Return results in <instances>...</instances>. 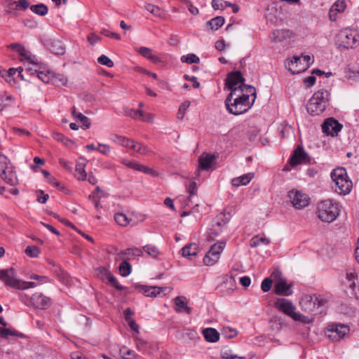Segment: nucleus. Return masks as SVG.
<instances>
[{
  "mask_svg": "<svg viewBox=\"0 0 359 359\" xmlns=\"http://www.w3.org/2000/svg\"><path fill=\"white\" fill-rule=\"evenodd\" d=\"M238 90L234 89L230 92L224 101L228 112L236 116L247 112L253 105L257 95L256 89L252 86H246L245 91L241 93Z\"/></svg>",
  "mask_w": 359,
  "mask_h": 359,
  "instance_id": "nucleus-1",
  "label": "nucleus"
},
{
  "mask_svg": "<svg viewBox=\"0 0 359 359\" xmlns=\"http://www.w3.org/2000/svg\"><path fill=\"white\" fill-rule=\"evenodd\" d=\"M331 99L330 91L325 89L318 90L309 100L307 105V111L311 116H318L323 113Z\"/></svg>",
  "mask_w": 359,
  "mask_h": 359,
  "instance_id": "nucleus-2",
  "label": "nucleus"
},
{
  "mask_svg": "<svg viewBox=\"0 0 359 359\" xmlns=\"http://www.w3.org/2000/svg\"><path fill=\"white\" fill-rule=\"evenodd\" d=\"M339 212L338 204L333 200L327 199L318 203L316 214L322 222H332L339 216Z\"/></svg>",
  "mask_w": 359,
  "mask_h": 359,
  "instance_id": "nucleus-3",
  "label": "nucleus"
},
{
  "mask_svg": "<svg viewBox=\"0 0 359 359\" xmlns=\"http://www.w3.org/2000/svg\"><path fill=\"white\" fill-rule=\"evenodd\" d=\"M335 44L340 50L355 49L359 46V32L349 29H342L335 37Z\"/></svg>",
  "mask_w": 359,
  "mask_h": 359,
  "instance_id": "nucleus-4",
  "label": "nucleus"
},
{
  "mask_svg": "<svg viewBox=\"0 0 359 359\" xmlns=\"http://www.w3.org/2000/svg\"><path fill=\"white\" fill-rule=\"evenodd\" d=\"M331 178L337 187L339 194L346 195L350 193L353 184L344 168L334 169L331 172Z\"/></svg>",
  "mask_w": 359,
  "mask_h": 359,
  "instance_id": "nucleus-5",
  "label": "nucleus"
},
{
  "mask_svg": "<svg viewBox=\"0 0 359 359\" xmlns=\"http://www.w3.org/2000/svg\"><path fill=\"white\" fill-rule=\"evenodd\" d=\"M0 177L11 186H15L18 184L14 167L10 160L3 154H0Z\"/></svg>",
  "mask_w": 359,
  "mask_h": 359,
  "instance_id": "nucleus-6",
  "label": "nucleus"
},
{
  "mask_svg": "<svg viewBox=\"0 0 359 359\" xmlns=\"http://www.w3.org/2000/svg\"><path fill=\"white\" fill-rule=\"evenodd\" d=\"M226 243L218 242L212 245L203 257V263L206 266H213L220 257V254L224 249Z\"/></svg>",
  "mask_w": 359,
  "mask_h": 359,
  "instance_id": "nucleus-7",
  "label": "nucleus"
},
{
  "mask_svg": "<svg viewBox=\"0 0 359 359\" xmlns=\"http://www.w3.org/2000/svg\"><path fill=\"white\" fill-rule=\"evenodd\" d=\"M245 79L243 77L240 72H233L228 74L226 80V86L233 92V90H238V93L245 91V86L244 84Z\"/></svg>",
  "mask_w": 359,
  "mask_h": 359,
  "instance_id": "nucleus-8",
  "label": "nucleus"
},
{
  "mask_svg": "<svg viewBox=\"0 0 359 359\" xmlns=\"http://www.w3.org/2000/svg\"><path fill=\"white\" fill-rule=\"evenodd\" d=\"M287 197L296 209H302L309 205L310 198L299 190L292 189L288 192Z\"/></svg>",
  "mask_w": 359,
  "mask_h": 359,
  "instance_id": "nucleus-9",
  "label": "nucleus"
},
{
  "mask_svg": "<svg viewBox=\"0 0 359 359\" xmlns=\"http://www.w3.org/2000/svg\"><path fill=\"white\" fill-rule=\"evenodd\" d=\"M309 163L310 157L305 151L304 147L302 145H298L290 158V165L294 167L299 164H306Z\"/></svg>",
  "mask_w": 359,
  "mask_h": 359,
  "instance_id": "nucleus-10",
  "label": "nucleus"
},
{
  "mask_svg": "<svg viewBox=\"0 0 359 359\" xmlns=\"http://www.w3.org/2000/svg\"><path fill=\"white\" fill-rule=\"evenodd\" d=\"M0 280L6 285L16 289L19 287L20 279L16 277V272L13 268L0 270Z\"/></svg>",
  "mask_w": 359,
  "mask_h": 359,
  "instance_id": "nucleus-11",
  "label": "nucleus"
},
{
  "mask_svg": "<svg viewBox=\"0 0 359 359\" xmlns=\"http://www.w3.org/2000/svg\"><path fill=\"white\" fill-rule=\"evenodd\" d=\"M342 129V125L334 118H327L322 125V130L327 135L337 136Z\"/></svg>",
  "mask_w": 359,
  "mask_h": 359,
  "instance_id": "nucleus-12",
  "label": "nucleus"
},
{
  "mask_svg": "<svg viewBox=\"0 0 359 359\" xmlns=\"http://www.w3.org/2000/svg\"><path fill=\"white\" fill-rule=\"evenodd\" d=\"M329 337L340 340L344 338L349 332V327L344 324H333L327 328Z\"/></svg>",
  "mask_w": 359,
  "mask_h": 359,
  "instance_id": "nucleus-13",
  "label": "nucleus"
},
{
  "mask_svg": "<svg viewBox=\"0 0 359 359\" xmlns=\"http://www.w3.org/2000/svg\"><path fill=\"white\" fill-rule=\"evenodd\" d=\"M30 303L36 309H46L50 306L52 302L49 297L44 296L42 293L36 292L30 298Z\"/></svg>",
  "mask_w": 359,
  "mask_h": 359,
  "instance_id": "nucleus-14",
  "label": "nucleus"
},
{
  "mask_svg": "<svg viewBox=\"0 0 359 359\" xmlns=\"http://www.w3.org/2000/svg\"><path fill=\"white\" fill-rule=\"evenodd\" d=\"M285 66L292 74H299L309 68V65H303L299 56H294L292 60H287Z\"/></svg>",
  "mask_w": 359,
  "mask_h": 359,
  "instance_id": "nucleus-15",
  "label": "nucleus"
},
{
  "mask_svg": "<svg viewBox=\"0 0 359 359\" xmlns=\"http://www.w3.org/2000/svg\"><path fill=\"white\" fill-rule=\"evenodd\" d=\"M307 302L309 304L313 305V308H308V311L311 313H321L322 307L325 306L326 300L321 296L313 295L306 297Z\"/></svg>",
  "mask_w": 359,
  "mask_h": 359,
  "instance_id": "nucleus-16",
  "label": "nucleus"
},
{
  "mask_svg": "<svg viewBox=\"0 0 359 359\" xmlns=\"http://www.w3.org/2000/svg\"><path fill=\"white\" fill-rule=\"evenodd\" d=\"M274 305L276 309H278L279 311L283 312L284 313L287 314V316L292 317L293 314L295 313L294 309L295 307L293 306L292 303L290 302L289 300L284 299V298H279L278 299L275 303Z\"/></svg>",
  "mask_w": 359,
  "mask_h": 359,
  "instance_id": "nucleus-17",
  "label": "nucleus"
},
{
  "mask_svg": "<svg viewBox=\"0 0 359 359\" xmlns=\"http://www.w3.org/2000/svg\"><path fill=\"white\" fill-rule=\"evenodd\" d=\"M142 255V250L137 248H130L121 250L116 256V261L118 260H128L135 259V257Z\"/></svg>",
  "mask_w": 359,
  "mask_h": 359,
  "instance_id": "nucleus-18",
  "label": "nucleus"
},
{
  "mask_svg": "<svg viewBox=\"0 0 359 359\" xmlns=\"http://www.w3.org/2000/svg\"><path fill=\"white\" fill-rule=\"evenodd\" d=\"M292 284H287L285 279L280 278L274 285V292L278 295L290 296L293 293Z\"/></svg>",
  "mask_w": 359,
  "mask_h": 359,
  "instance_id": "nucleus-19",
  "label": "nucleus"
},
{
  "mask_svg": "<svg viewBox=\"0 0 359 359\" xmlns=\"http://www.w3.org/2000/svg\"><path fill=\"white\" fill-rule=\"evenodd\" d=\"M46 46L50 52L55 55H63L65 47L62 42L58 39H51L46 41Z\"/></svg>",
  "mask_w": 359,
  "mask_h": 359,
  "instance_id": "nucleus-20",
  "label": "nucleus"
},
{
  "mask_svg": "<svg viewBox=\"0 0 359 359\" xmlns=\"http://www.w3.org/2000/svg\"><path fill=\"white\" fill-rule=\"evenodd\" d=\"M175 307V311L177 313L185 312L187 314H191V308L187 306V298L184 296H178L173 299Z\"/></svg>",
  "mask_w": 359,
  "mask_h": 359,
  "instance_id": "nucleus-21",
  "label": "nucleus"
},
{
  "mask_svg": "<svg viewBox=\"0 0 359 359\" xmlns=\"http://www.w3.org/2000/svg\"><path fill=\"white\" fill-rule=\"evenodd\" d=\"M140 291L147 297H155L160 294L163 290H167V287H147L140 285L137 287Z\"/></svg>",
  "mask_w": 359,
  "mask_h": 359,
  "instance_id": "nucleus-22",
  "label": "nucleus"
},
{
  "mask_svg": "<svg viewBox=\"0 0 359 359\" xmlns=\"http://www.w3.org/2000/svg\"><path fill=\"white\" fill-rule=\"evenodd\" d=\"M137 51L144 57L149 60L154 64L161 62V60L156 55L153 54V50L147 47H140L137 48Z\"/></svg>",
  "mask_w": 359,
  "mask_h": 359,
  "instance_id": "nucleus-23",
  "label": "nucleus"
},
{
  "mask_svg": "<svg viewBox=\"0 0 359 359\" xmlns=\"http://www.w3.org/2000/svg\"><path fill=\"white\" fill-rule=\"evenodd\" d=\"M29 72H31L32 74H36L37 77L46 83H49L52 81V77H53V73L50 71H39L36 68L27 69Z\"/></svg>",
  "mask_w": 359,
  "mask_h": 359,
  "instance_id": "nucleus-24",
  "label": "nucleus"
},
{
  "mask_svg": "<svg viewBox=\"0 0 359 359\" xmlns=\"http://www.w3.org/2000/svg\"><path fill=\"white\" fill-rule=\"evenodd\" d=\"M255 175L253 172L244 174L240 177L231 180V184L233 187L245 186L250 183Z\"/></svg>",
  "mask_w": 359,
  "mask_h": 359,
  "instance_id": "nucleus-25",
  "label": "nucleus"
},
{
  "mask_svg": "<svg viewBox=\"0 0 359 359\" xmlns=\"http://www.w3.org/2000/svg\"><path fill=\"white\" fill-rule=\"evenodd\" d=\"M273 41L275 42H281L285 39H290L292 36V32L286 29H276L272 33Z\"/></svg>",
  "mask_w": 359,
  "mask_h": 359,
  "instance_id": "nucleus-26",
  "label": "nucleus"
},
{
  "mask_svg": "<svg viewBox=\"0 0 359 359\" xmlns=\"http://www.w3.org/2000/svg\"><path fill=\"white\" fill-rule=\"evenodd\" d=\"M217 156L213 154H206L205 156H201L199 159V166L202 170H208L211 168L213 162L216 160Z\"/></svg>",
  "mask_w": 359,
  "mask_h": 359,
  "instance_id": "nucleus-27",
  "label": "nucleus"
},
{
  "mask_svg": "<svg viewBox=\"0 0 359 359\" xmlns=\"http://www.w3.org/2000/svg\"><path fill=\"white\" fill-rule=\"evenodd\" d=\"M86 165V160L84 158H81L79 161L77 162L75 168V176L79 180H86L87 179V173L85 170V167Z\"/></svg>",
  "mask_w": 359,
  "mask_h": 359,
  "instance_id": "nucleus-28",
  "label": "nucleus"
},
{
  "mask_svg": "<svg viewBox=\"0 0 359 359\" xmlns=\"http://www.w3.org/2000/svg\"><path fill=\"white\" fill-rule=\"evenodd\" d=\"M202 332L205 339L208 342L215 343L219 339V333L215 328H205Z\"/></svg>",
  "mask_w": 359,
  "mask_h": 359,
  "instance_id": "nucleus-29",
  "label": "nucleus"
},
{
  "mask_svg": "<svg viewBox=\"0 0 359 359\" xmlns=\"http://www.w3.org/2000/svg\"><path fill=\"white\" fill-rule=\"evenodd\" d=\"M182 255L184 257L196 256L198 253V245L191 243L186 245L181 250Z\"/></svg>",
  "mask_w": 359,
  "mask_h": 359,
  "instance_id": "nucleus-30",
  "label": "nucleus"
},
{
  "mask_svg": "<svg viewBox=\"0 0 359 359\" xmlns=\"http://www.w3.org/2000/svg\"><path fill=\"white\" fill-rule=\"evenodd\" d=\"M111 140L127 148L135 147L134 141L133 140L128 139L121 135H115L111 137Z\"/></svg>",
  "mask_w": 359,
  "mask_h": 359,
  "instance_id": "nucleus-31",
  "label": "nucleus"
},
{
  "mask_svg": "<svg viewBox=\"0 0 359 359\" xmlns=\"http://www.w3.org/2000/svg\"><path fill=\"white\" fill-rule=\"evenodd\" d=\"M0 335L2 338L7 339L9 336L22 338L24 334L16 331L14 329L6 328L4 326H0Z\"/></svg>",
  "mask_w": 359,
  "mask_h": 359,
  "instance_id": "nucleus-32",
  "label": "nucleus"
},
{
  "mask_svg": "<svg viewBox=\"0 0 359 359\" xmlns=\"http://www.w3.org/2000/svg\"><path fill=\"white\" fill-rule=\"evenodd\" d=\"M72 114L74 118L79 120L82 123L84 129L90 128V122L89 118L81 113L77 112L75 107H73Z\"/></svg>",
  "mask_w": 359,
  "mask_h": 359,
  "instance_id": "nucleus-33",
  "label": "nucleus"
},
{
  "mask_svg": "<svg viewBox=\"0 0 359 359\" xmlns=\"http://www.w3.org/2000/svg\"><path fill=\"white\" fill-rule=\"evenodd\" d=\"M142 253L144 252H146L149 256L151 257L152 258H157L161 252L158 250V248L154 245H151V244H148V245H144L142 247Z\"/></svg>",
  "mask_w": 359,
  "mask_h": 359,
  "instance_id": "nucleus-34",
  "label": "nucleus"
},
{
  "mask_svg": "<svg viewBox=\"0 0 359 359\" xmlns=\"http://www.w3.org/2000/svg\"><path fill=\"white\" fill-rule=\"evenodd\" d=\"M225 22V19L222 16H217L207 22V25L210 27L211 29L217 30L221 27Z\"/></svg>",
  "mask_w": 359,
  "mask_h": 359,
  "instance_id": "nucleus-35",
  "label": "nucleus"
},
{
  "mask_svg": "<svg viewBox=\"0 0 359 359\" xmlns=\"http://www.w3.org/2000/svg\"><path fill=\"white\" fill-rule=\"evenodd\" d=\"M29 8L32 12L40 16H44L48 12V6L43 4L32 5Z\"/></svg>",
  "mask_w": 359,
  "mask_h": 359,
  "instance_id": "nucleus-36",
  "label": "nucleus"
},
{
  "mask_svg": "<svg viewBox=\"0 0 359 359\" xmlns=\"http://www.w3.org/2000/svg\"><path fill=\"white\" fill-rule=\"evenodd\" d=\"M358 279V275L354 269H351L346 272V280L348 283V286L353 292L355 290V280Z\"/></svg>",
  "mask_w": 359,
  "mask_h": 359,
  "instance_id": "nucleus-37",
  "label": "nucleus"
},
{
  "mask_svg": "<svg viewBox=\"0 0 359 359\" xmlns=\"http://www.w3.org/2000/svg\"><path fill=\"white\" fill-rule=\"evenodd\" d=\"M133 116L134 118H140L147 122H152L154 120V116L152 114H144L142 110L134 111Z\"/></svg>",
  "mask_w": 359,
  "mask_h": 359,
  "instance_id": "nucleus-38",
  "label": "nucleus"
},
{
  "mask_svg": "<svg viewBox=\"0 0 359 359\" xmlns=\"http://www.w3.org/2000/svg\"><path fill=\"white\" fill-rule=\"evenodd\" d=\"M110 273V271L104 266H99L95 269L96 276L104 282Z\"/></svg>",
  "mask_w": 359,
  "mask_h": 359,
  "instance_id": "nucleus-39",
  "label": "nucleus"
},
{
  "mask_svg": "<svg viewBox=\"0 0 359 359\" xmlns=\"http://www.w3.org/2000/svg\"><path fill=\"white\" fill-rule=\"evenodd\" d=\"M120 274L123 276H128L131 272V265L127 260H123L119 266Z\"/></svg>",
  "mask_w": 359,
  "mask_h": 359,
  "instance_id": "nucleus-40",
  "label": "nucleus"
},
{
  "mask_svg": "<svg viewBox=\"0 0 359 359\" xmlns=\"http://www.w3.org/2000/svg\"><path fill=\"white\" fill-rule=\"evenodd\" d=\"M144 9L147 10L148 12L153 14L154 16L161 18L162 17V10L157 6H154L151 4H147L144 6Z\"/></svg>",
  "mask_w": 359,
  "mask_h": 359,
  "instance_id": "nucleus-41",
  "label": "nucleus"
},
{
  "mask_svg": "<svg viewBox=\"0 0 359 359\" xmlns=\"http://www.w3.org/2000/svg\"><path fill=\"white\" fill-rule=\"evenodd\" d=\"M270 243V239L267 238H259L258 236H255L250 240V246L252 248H255L259 245L260 244H263L264 245H267Z\"/></svg>",
  "mask_w": 359,
  "mask_h": 359,
  "instance_id": "nucleus-42",
  "label": "nucleus"
},
{
  "mask_svg": "<svg viewBox=\"0 0 359 359\" xmlns=\"http://www.w3.org/2000/svg\"><path fill=\"white\" fill-rule=\"evenodd\" d=\"M114 220L121 226H126L129 224L130 220L123 213H116L114 215Z\"/></svg>",
  "mask_w": 359,
  "mask_h": 359,
  "instance_id": "nucleus-43",
  "label": "nucleus"
},
{
  "mask_svg": "<svg viewBox=\"0 0 359 359\" xmlns=\"http://www.w3.org/2000/svg\"><path fill=\"white\" fill-rule=\"evenodd\" d=\"M40 252L39 248L36 245H29L25 250V254L30 257H37Z\"/></svg>",
  "mask_w": 359,
  "mask_h": 359,
  "instance_id": "nucleus-44",
  "label": "nucleus"
},
{
  "mask_svg": "<svg viewBox=\"0 0 359 359\" xmlns=\"http://www.w3.org/2000/svg\"><path fill=\"white\" fill-rule=\"evenodd\" d=\"M230 214H228V217L225 212H222L219 215L217 216L215 219V224L218 226H221L223 224H227L230 220Z\"/></svg>",
  "mask_w": 359,
  "mask_h": 359,
  "instance_id": "nucleus-45",
  "label": "nucleus"
},
{
  "mask_svg": "<svg viewBox=\"0 0 359 359\" xmlns=\"http://www.w3.org/2000/svg\"><path fill=\"white\" fill-rule=\"evenodd\" d=\"M134 145L135 147H130V149L139 153L140 154L147 155L150 152V150L145 145H143L140 142H134Z\"/></svg>",
  "mask_w": 359,
  "mask_h": 359,
  "instance_id": "nucleus-46",
  "label": "nucleus"
},
{
  "mask_svg": "<svg viewBox=\"0 0 359 359\" xmlns=\"http://www.w3.org/2000/svg\"><path fill=\"white\" fill-rule=\"evenodd\" d=\"M9 48L18 53L23 58L25 56L28 55V51L21 44L11 43L9 46Z\"/></svg>",
  "mask_w": 359,
  "mask_h": 359,
  "instance_id": "nucleus-47",
  "label": "nucleus"
},
{
  "mask_svg": "<svg viewBox=\"0 0 359 359\" xmlns=\"http://www.w3.org/2000/svg\"><path fill=\"white\" fill-rule=\"evenodd\" d=\"M181 61L182 62H186L188 64H192V63L197 64L199 62L200 59L195 54L191 53V54H188L187 55H183L181 57Z\"/></svg>",
  "mask_w": 359,
  "mask_h": 359,
  "instance_id": "nucleus-48",
  "label": "nucleus"
},
{
  "mask_svg": "<svg viewBox=\"0 0 359 359\" xmlns=\"http://www.w3.org/2000/svg\"><path fill=\"white\" fill-rule=\"evenodd\" d=\"M197 189V184L195 182H192L190 183V184L188 187V192L189 193L190 196L187 198L186 200V205L189 206V203H192L191 198L195 194V192Z\"/></svg>",
  "mask_w": 359,
  "mask_h": 359,
  "instance_id": "nucleus-49",
  "label": "nucleus"
},
{
  "mask_svg": "<svg viewBox=\"0 0 359 359\" xmlns=\"http://www.w3.org/2000/svg\"><path fill=\"white\" fill-rule=\"evenodd\" d=\"M346 8L344 0H337L332 6L331 11H337L338 13L343 12Z\"/></svg>",
  "mask_w": 359,
  "mask_h": 359,
  "instance_id": "nucleus-50",
  "label": "nucleus"
},
{
  "mask_svg": "<svg viewBox=\"0 0 359 359\" xmlns=\"http://www.w3.org/2000/svg\"><path fill=\"white\" fill-rule=\"evenodd\" d=\"M106 283L111 284L113 287H114L117 290L122 291L123 290V287L118 283L115 276L111 275V273L109 274L108 276Z\"/></svg>",
  "mask_w": 359,
  "mask_h": 359,
  "instance_id": "nucleus-51",
  "label": "nucleus"
},
{
  "mask_svg": "<svg viewBox=\"0 0 359 359\" xmlns=\"http://www.w3.org/2000/svg\"><path fill=\"white\" fill-rule=\"evenodd\" d=\"M54 85H62V86H65L67 82V78L63 76V75H61V74H58V75H55L53 74V77H52V81H51Z\"/></svg>",
  "mask_w": 359,
  "mask_h": 359,
  "instance_id": "nucleus-52",
  "label": "nucleus"
},
{
  "mask_svg": "<svg viewBox=\"0 0 359 359\" xmlns=\"http://www.w3.org/2000/svg\"><path fill=\"white\" fill-rule=\"evenodd\" d=\"M97 62L102 65L107 67H112L114 66L113 61L107 55H102L97 58Z\"/></svg>",
  "mask_w": 359,
  "mask_h": 359,
  "instance_id": "nucleus-53",
  "label": "nucleus"
},
{
  "mask_svg": "<svg viewBox=\"0 0 359 359\" xmlns=\"http://www.w3.org/2000/svg\"><path fill=\"white\" fill-rule=\"evenodd\" d=\"M190 102L186 101L183 102L179 107L178 112H177V118L179 119H182L186 110L189 108L190 106Z\"/></svg>",
  "mask_w": 359,
  "mask_h": 359,
  "instance_id": "nucleus-54",
  "label": "nucleus"
},
{
  "mask_svg": "<svg viewBox=\"0 0 359 359\" xmlns=\"http://www.w3.org/2000/svg\"><path fill=\"white\" fill-rule=\"evenodd\" d=\"M53 138L58 141L62 142L65 145H68L69 142H71V140L68 138L65 137L64 135L60 133H53Z\"/></svg>",
  "mask_w": 359,
  "mask_h": 359,
  "instance_id": "nucleus-55",
  "label": "nucleus"
},
{
  "mask_svg": "<svg viewBox=\"0 0 359 359\" xmlns=\"http://www.w3.org/2000/svg\"><path fill=\"white\" fill-rule=\"evenodd\" d=\"M272 285V280L269 278H266L264 279V280L262 283L261 288L263 292H269Z\"/></svg>",
  "mask_w": 359,
  "mask_h": 359,
  "instance_id": "nucleus-56",
  "label": "nucleus"
},
{
  "mask_svg": "<svg viewBox=\"0 0 359 359\" xmlns=\"http://www.w3.org/2000/svg\"><path fill=\"white\" fill-rule=\"evenodd\" d=\"M97 151L103 155H109L110 153V147L107 144L98 143Z\"/></svg>",
  "mask_w": 359,
  "mask_h": 359,
  "instance_id": "nucleus-57",
  "label": "nucleus"
},
{
  "mask_svg": "<svg viewBox=\"0 0 359 359\" xmlns=\"http://www.w3.org/2000/svg\"><path fill=\"white\" fill-rule=\"evenodd\" d=\"M36 194L38 195L37 201L39 203H42V204L46 203V201H48V199L49 198L48 194H44L43 191H42V190H38L36 191Z\"/></svg>",
  "mask_w": 359,
  "mask_h": 359,
  "instance_id": "nucleus-58",
  "label": "nucleus"
},
{
  "mask_svg": "<svg viewBox=\"0 0 359 359\" xmlns=\"http://www.w3.org/2000/svg\"><path fill=\"white\" fill-rule=\"evenodd\" d=\"M19 287H17L16 289H27L30 287H36V283L34 282H26L20 280L19 284H18Z\"/></svg>",
  "mask_w": 359,
  "mask_h": 359,
  "instance_id": "nucleus-59",
  "label": "nucleus"
},
{
  "mask_svg": "<svg viewBox=\"0 0 359 359\" xmlns=\"http://www.w3.org/2000/svg\"><path fill=\"white\" fill-rule=\"evenodd\" d=\"M292 318L293 320H294L295 321H300V322H302L304 323H309V319L301 314V313H294L292 317Z\"/></svg>",
  "mask_w": 359,
  "mask_h": 359,
  "instance_id": "nucleus-60",
  "label": "nucleus"
},
{
  "mask_svg": "<svg viewBox=\"0 0 359 359\" xmlns=\"http://www.w3.org/2000/svg\"><path fill=\"white\" fill-rule=\"evenodd\" d=\"M101 33L103 35L106 36L111 37V38H114L116 40H120L121 39L120 34H118L117 33H115V32H110L109 30L106 29H102Z\"/></svg>",
  "mask_w": 359,
  "mask_h": 359,
  "instance_id": "nucleus-61",
  "label": "nucleus"
},
{
  "mask_svg": "<svg viewBox=\"0 0 359 359\" xmlns=\"http://www.w3.org/2000/svg\"><path fill=\"white\" fill-rule=\"evenodd\" d=\"M212 6L215 10L224 9V1L223 0H212Z\"/></svg>",
  "mask_w": 359,
  "mask_h": 359,
  "instance_id": "nucleus-62",
  "label": "nucleus"
},
{
  "mask_svg": "<svg viewBox=\"0 0 359 359\" xmlns=\"http://www.w3.org/2000/svg\"><path fill=\"white\" fill-rule=\"evenodd\" d=\"M18 9L26 10L29 7V2L27 0H18Z\"/></svg>",
  "mask_w": 359,
  "mask_h": 359,
  "instance_id": "nucleus-63",
  "label": "nucleus"
},
{
  "mask_svg": "<svg viewBox=\"0 0 359 359\" xmlns=\"http://www.w3.org/2000/svg\"><path fill=\"white\" fill-rule=\"evenodd\" d=\"M221 355L223 359H235L238 358L236 355H233L228 351H222Z\"/></svg>",
  "mask_w": 359,
  "mask_h": 359,
  "instance_id": "nucleus-64",
  "label": "nucleus"
}]
</instances>
